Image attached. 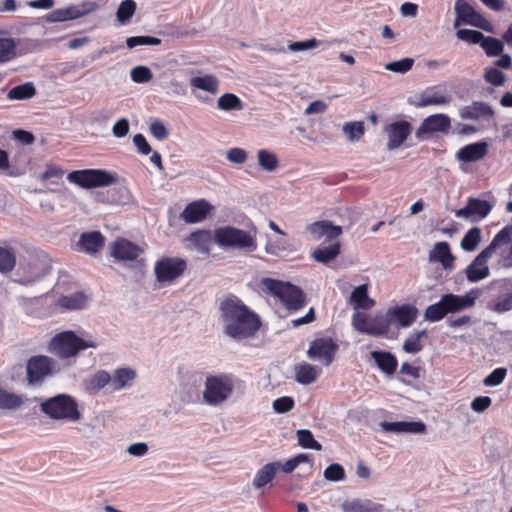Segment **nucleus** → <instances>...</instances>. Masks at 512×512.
I'll list each match as a JSON object with an SVG mask.
<instances>
[{
    "label": "nucleus",
    "mask_w": 512,
    "mask_h": 512,
    "mask_svg": "<svg viewBox=\"0 0 512 512\" xmlns=\"http://www.w3.org/2000/svg\"><path fill=\"white\" fill-rule=\"evenodd\" d=\"M481 240V230L478 227H473L468 230L460 246L465 251H474Z\"/></svg>",
    "instance_id": "de8ad7c7"
},
{
    "label": "nucleus",
    "mask_w": 512,
    "mask_h": 512,
    "mask_svg": "<svg viewBox=\"0 0 512 512\" xmlns=\"http://www.w3.org/2000/svg\"><path fill=\"white\" fill-rule=\"evenodd\" d=\"M493 108L483 101H473L470 105L459 109V116L463 120H485L490 121L494 118Z\"/></svg>",
    "instance_id": "a211bd4d"
},
{
    "label": "nucleus",
    "mask_w": 512,
    "mask_h": 512,
    "mask_svg": "<svg viewBox=\"0 0 512 512\" xmlns=\"http://www.w3.org/2000/svg\"><path fill=\"white\" fill-rule=\"evenodd\" d=\"M350 302L355 309H370L374 306V300L368 296V285L356 287L350 296Z\"/></svg>",
    "instance_id": "2f4dec72"
},
{
    "label": "nucleus",
    "mask_w": 512,
    "mask_h": 512,
    "mask_svg": "<svg viewBox=\"0 0 512 512\" xmlns=\"http://www.w3.org/2000/svg\"><path fill=\"white\" fill-rule=\"evenodd\" d=\"M338 350L339 345L331 337H320L311 342L307 355L310 359L318 360L325 366H329L334 361Z\"/></svg>",
    "instance_id": "4468645a"
},
{
    "label": "nucleus",
    "mask_w": 512,
    "mask_h": 512,
    "mask_svg": "<svg viewBox=\"0 0 512 512\" xmlns=\"http://www.w3.org/2000/svg\"><path fill=\"white\" fill-rule=\"evenodd\" d=\"M41 411L54 420L78 421L81 413L76 400L67 394L48 398L40 404Z\"/></svg>",
    "instance_id": "423d86ee"
},
{
    "label": "nucleus",
    "mask_w": 512,
    "mask_h": 512,
    "mask_svg": "<svg viewBox=\"0 0 512 512\" xmlns=\"http://www.w3.org/2000/svg\"><path fill=\"white\" fill-rule=\"evenodd\" d=\"M129 127V121L126 118H121L113 125V135L122 138L128 134Z\"/></svg>",
    "instance_id": "774afa93"
},
{
    "label": "nucleus",
    "mask_w": 512,
    "mask_h": 512,
    "mask_svg": "<svg viewBox=\"0 0 512 512\" xmlns=\"http://www.w3.org/2000/svg\"><path fill=\"white\" fill-rule=\"evenodd\" d=\"M380 427L385 432L392 433H415L421 434L426 431V425L422 421H399V422H387L383 421L380 423Z\"/></svg>",
    "instance_id": "5701e85b"
},
{
    "label": "nucleus",
    "mask_w": 512,
    "mask_h": 512,
    "mask_svg": "<svg viewBox=\"0 0 512 512\" xmlns=\"http://www.w3.org/2000/svg\"><path fill=\"white\" fill-rule=\"evenodd\" d=\"M105 238L99 231L85 232L80 236L79 245L89 254L99 252L104 246Z\"/></svg>",
    "instance_id": "cd10ccee"
},
{
    "label": "nucleus",
    "mask_w": 512,
    "mask_h": 512,
    "mask_svg": "<svg viewBox=\"0 0 512 512\" xmlns=\"http://www.w3.org/2000/svg\"><path fill=\"white\" fill-rule=\"evenodd\" d=\"M324 477L329 481H341L345 478V470L340 464L333 463L324 470Z\"/></svg>",
    "instance_id": "4d7b16f0"
},
{
    "label": "nucleus",
    "mask_w": 512,
    "mask_h": 512,
    "mask_svg": "<svg viewBox=\"0 0 512 512\" xmlns=\"http://www.w3.org/2000/svg\"><path fill=\"white\" fill-rule=\"evenodd\" d=\"M55 361L45 355L30 357L26 363V379L31 386H41L46 378L54 375L57 370Z\"/></svg>",
    "instance_id": "9b49d317"
},
{
    "label": "nucleus",
    "mask_w": 512,
    "mask_h": 512,
    "mask_svg": "<svg viewBox=\"0 0 512 512\" xmlns=\"http://www.w3.org/2000/svg\"><path fill=\"white\" fill-rule=\"evenodd\" d=\"M204 386L203 401L210 406H218L232 396L235 388V378L229 373L208 375Z\"/></svg>",
    "instance_id": "39448f33"
},
{
    "label": "nucleus",
    "mask_w": 512,
    "mask_h": 512,
    "mask_svg": "<svg viewBox=\"0 0 512 512\" xmlns=\"http://www.w3.org/2000/svg\"><path fill=\"white\" fill-rule=\"evenodd\" d=\"M340 248L341 245L339 242L325 247H317L313 251L312 257L319 263L327 264L340 254Z\"/></svg>",
    "instance_id": "c9c22d12"
},
{
    "label": "nucleus",
    "mask_w": 512,
    "mask_h": 512,
    "mask_svg": "<svg viewBox=\"0 0 512 512\" xmlns=\"http://www.w3.org/2000/svg\"><path fill=\"white\" fill-rule=\"evenodd\" d=\"M388 135L387 147L389 150L399 148L412 132V125L405 120L391 123L386 127Z\"/></svg>",
    "instance_id": "6ab92c4d"
},
{
    "label": "nucleus",
    "mask_w": 512,
    "mask_h": 512,
    "mask_svg": "<svg viewBox=\"0 0 512 512\" xmlns=\"http://www.w3.org/2000/svg\"><path fill=\"white\" fill-rule=\"evenodd\" d=\"M88 302V296L78 291L70 295H61L56 304L58 307L64 310H79L86 307Z\"/></svg>",
    "instance_id": "c756f323"
},
{
    "label": "nucleus",
    "mask_w": 512,
    "mask_h": 512,
    "mask_svg": "<svg viewBox=\"0 0 512 512\" xmlns=\"http://www.w3.org/2000/svg\"><path fill=\"white\" fill-rule=\"evenodd\" d=\"M475 300L476 295L473 291L463 296L452 293L444 294L437 303L426 308L424 313L425 319L430 322L440 321L449 313H456L474 306Z\"/></svg>",
    "instance_id": "20e7f679"
},
{
    "label": "nucleus",
    "mask_w": 512,
    "mask_h": 512,
    "mask_svg": "<svg viewBox=\"0 0 512 512\" xmlns=\"http://www.w3.org/2000/svg\"><path fill=\"white\" fill-rule=\"evenodd\" d=\"M506 374L507 370L505 368H496L484 378L483 384L487 387L497 386L504 381Z\"/></svg>",
    "instance_id": "6e6d98bb"
},
{
    "label": "nucleus",
    "mask_w": 512,
    "mask_h": 512,
    "mask_svg": "<svg viewBox=\"0 0 512 512\" xmlns=\"http://www.w3.org/2000/svg\"><path fill=\"white\" fill-rule=\"evenodd\" d=\"M512 309V292L498 298L492 306V310L497 313H504Z\"/></svg>",
    "instance_id": "e2e57ef3"
},
{
    "label": "nucleus",
    "mask_w": 512,
    "mask_h": 512,
    "mask_svg": "<svg viewBox=\"0 0 512 512\" xmlns=\"http://www.w3.org/2000/svg\"><path fill=\"white\" fill-rule=\"evenodd\" d=\"M488 151V145L486 142H476L468 144L456 153V158L463 162H476L482 159Z\"/></svg>",
    "instance_id": "a878e982"
},
{
    "label": "nucleus",
    "mask_w": 512,
    "mask_h": 512,
    "mask_svg": "<svg viewBox=\"0 0 512 512\" xmlns=\"http://www.w3.org/2000/svg\"><path fill=\"white\" fill-rule=\"evenodd\" d=\"M16 266V255L12 248L0 246V272H11Z\"/></svg>",
    "instance_id": "a18cd8bd"
},
{
    "label": "nucleus",
    "mask_w": 512,
    "mask_h": 512,
    "mask_svg": "<svg viewBox=\"0 0 512 512\" xmlns=\"http://www.w3.org/2000/svg\"><path fill=\"white\" fill-rule=\"evenodd\" d=\"M227 159L236 164H243L247 160V153L242 148H231L227 152Z\"/></svg>",
    "instance_id": "338daca9"
},
{
    "label": "nucleus",
    "mask_w": 512,
    "mask_h": 512,
    "mask_svg": "<svg viewBox=\"0 0 512 512\" xmlns=\"http://www.w3.org/2000/svg\"><path fill=\"white\" fill-rule=\"evenodd\" d=\"M343 131L351 141L359 140L365 132L364 123L361 121L348 122L344 125Z\"/></svg>",
    "instance_id": "603ef678"
},
{
    "label": "nucleus",
    "mask_w": 512,
    "mask_h": 512,
    "mask_svg": "<svg viewBox=\"0 0 512 512\" xmlns=\"http://www.w3.org/2000/svg\"><path fill=\"white\" fill-rule=\"evenodd\" d=\"M17 56V42L13 38H0V64L10 62Z\"/></svg>",
    "instance_id": "ea45409f"
},
{
    "label": "nucleus",
    "mask_w": 512,
    "mask_h": 512,
    "mask_svg": "<svg viewBox=\"0 0 512 512\" xmlns=\"http://www.w3.org/2000/svg\"><path fill=\"white\" fill-rule=\"evenodd\" d=\"M451 126V120L446 114H433L425 118L420 127L416 131V136L419 139L424 138L425 135L442 132L447 133Z\"/></svg>",
    "instance_id": "dca6fc26"
},
{
    "label": "nucleus",
    "mask_w": 512,
    "mask_h": 512,
    "mask_svg": "<svg viewBox=\"0 0 512 512\" xmlns=\"http://www.w3.org/2000/svg\"><path fill=\"white\" fill-rule=\"evenodd\" d=\"M280 470V462L274 461L265 464L263 467H261L254 479H253V486L256 489L263 488L267 484H269L274 477L276 476L277 472Z\"/></svg>",
    "instance_id": "c85d7f7f"
},
{
    "label": "nucleus",
    "mask_w": 512,
    "mask_h": 512,
    "mask_svg": "<svg viewBox=\"0 0 512 512\" xmlns=\"http://www.w3.org/2000/svg\"><path fill=\"white\" fill-rule=\"evenodd\" d=\"M142 253L140 246L125 238H117L111 244V256L118 261H134Z\"/></svg>",
    "instance_id": "f3484780"
},
{
    "label": "nucleus",
    "mask_w": 512,
    "mask_h": 512,
    "mask_svg": "<svg viewBox=\"0 0 512 512\" xmlns=\"http://www.w3.org/2000/svg\"><path fill=\"white\" fill-rule=\"evenodd\" d=\"M427 337V331L421 330L411 334L403 343V350L406 353L416 354L423 349L421 339Z\"/></svg>",
    "instance_id": "79ce46f5"
},
{
    "label": "nucleus",
    "mask_w": 512,
    "mask_h": 512,
    "mask_svg": "<svg viewBox=\"0 0 512 512\" xmlns=\"http://www.w3.org/2000/svg\"><path fill=\"white\" fill-rule=\"evenodd\" d=\"M136 10V3L133 0H124L120 3L117 10V19L121 23H127Z\"/></svg>",
    "instance_id": "3c124183"
},
{
    "label": "nucleus",
    "mask_w": 512,
    "mask_h": 512,
    "mask_svg": "<svg viewBox=\"0 0 512 512\" xmlns=\"http://www.w3.org/2000/svg\"><path fill=\"white\" fill-rule=\"evenodd\" d=\"M370 320L371 318H368L365 314L357 313L353 316V325L357 331L367 334Z\"/></svg>",
    "instance_id": "69168bd1"
},
{
    "label": "nucleus",
    "mask_w": 512,
    "mask_h": 512,
    "mask_svg": "<svg viewBox=\"0 0 512 512\" xmlns=\"http://www.w3.org/2000/svg\"><path fill=\"white\" fill-rule=\"evenodd\" d=\"M492 206L486 200L478 198H468L467 205L455 212L457 217H478V219L485 218L491 211Z\"/></svg>",
    "instance_id": "4be33fe9"
},
{
    "label": "nucleus",
    "mask_w": 512,
    "mask_h": 512,
    "mask_svg": "<svg viewBox=\"0 0 512 512\" xmlns=\"http://www.w3.org/2000/svg\"><path fill=\"white\" fill-rule=\"evenodd\" d=\"M484 78L486 82L494 86H501L505 82V75L495 67L487 68L485 70Z\"/></svg>",
    "instance_id": "052dcab7"
},
{
    "label": "nucleus",
    "mask_w": 512,
    "mask_h": 512,
    "mask_svg": "<svg viewBox=\"0 0 512 512\" xmlns=\"http://www.w3.org/2000/svg\"><path fill=\"white\" fill-rule=\"evenodd\" d=\"M492 404V399L488 396H478L471 402V409L477 413L487 410Z\"/></svg>",
    "instance_id": "0e129e2a"
},
{
    "label": "nucleus",
    "mask_w": 512,
    "mask_h": 512,
    "mask_svg": "<svg viewBox=\"0 0 512 512\" xmlns=\"http://www.w3.org/2000/svg\"><path fill=\"white\" fill-rule=\"evenodd\" d=\"M343 512H381L382 505L372 503L371 501H362L355 499L352 501H346L342 504Z\"/></svg>",
    "instance_id": "f704fd0d"
},
{
    "label": "nucleus",
    "mask_w": 512,
    "mask_h": 512,
    "mask_svg": "<svg viewBox=\"0 0 512 512\" xmlns=\"http://www.w3.org/2000/svg\"><path fill=\"white\" fill-rule=\"evenodd\" d=\"M36 94V89L31 82L13 87L9 90L7 97L11 100L30 99Z\"/></svg>",
    "instance_id": "a19ab883"
},
{
    "label": "nucleus",
    "mask_w": 512,
    "mask_h": 512,
    "mask_svg": "<svg viewBox=\"0 0 512 512\" xmlns=\"http://www.w3.org/2000/svg\"><path fill=\"white\" fill-rule=\"evenodd\" d=\"M22 404L23 399L20 395L0 388V409H17Z\"/></svg>",
    "instance_id": "49530a36"
},
{
    "label": "nucleus",
    "mask_w": 512,
    "mask_h": 512,
    "mask_svg": "<svg viewBox=\"0 0 512 512\" xmlns=\"http://www.w3.org/2000/svg\"><path fill=\"white\" fill-rule=\"evenodd\" d=\"M67 180L84 189L107 187L116 181V177L106 170H75L67 175Z\"/></svg>",
    "instance_id": "9d476101"
},
{
    "label": "nucleus",
    "mask_w": 512,
    "mask_h": 512,
    "mask_svg": "<svg viewBox=\"0 0 512 512\" xmlns=\"http://www.w3.org/2000/svg\"><path fill=\"white\" fill-rule=\"evenodd\" d=\"M294 404L295 403H294L293 398L288 397V396H283V397H280V398H277L276 400H274L273 409L275 410V412L283 414V413H287L290 410H292L294 407Z\"/></svg>",
    "instance_id": "680f3d73"
},
{
    "label": "nucleus",
    "mask_w": 512,
    "mask_h": 512,
    "mask_svg": "<svg viewBox=\"0 0 512 512\" xmlns=\"http://www.w3.org/2000/svg\"><path fill=\"white\" fill-rule=\"evenodd\" d=\"M131 79L135 83H146L152 79V72L146 66H137L131 70Z\"/></svg>",
    "instance_id": "13d9d810"
},
{
    "label": "nucleus",
    "mask_w": 512,
    "mask_h": 512,
    "mask_svg": "<svg viewBox=\"0 0 512 512\" xmlns=\"http://www.w3.org/2000/svg\"><path fill=\"white\" fill-rule=\"evenodd\" d=\"M450 96L441 90L440 86H432L425 89L419 96L418 107H427L431 105H444L449 103Z\"/></svg>",
    "instance_id": "b1692460"
},
{
    "label": "nucleus",
    "mask_w": 512,
    "mask_h": 512,
    "mask_svg": "<svg viewBox=\"0 0 512 512\" xmlns=\"http://www.w3.org/2000/svg\"><path fill=\"white\" fill-rule=\"evenodd\" d=\"M217 106L220 110L230 111V110H242L243 103L241 99L232 93L223 94L217 102Z\"/></svg>",
    "instance_id": "c03bdc74"
},
{
    "label": "nucleus",
    "mask_w": 512,
    "mask_h": 512,
    "mask_svg": "<svg viewBox=\"0 0 512 512\" xmlns=\"http://www.w3.org/2000/svg\"><path fill=\"white\" fill-rule=\"evenodd\" d=\"M91 347H96V344L78 337L73 331L59 333L50 342V350L62 359L73 357L79 351Z\"/></svg>",
    "instance_id": "6e6552de"
},
{
    "label": "nucleus",
    "mask_w": 512,
    "mask_h": 512,
    "mask_svg": "<svg viewBox=\"0 0 512 512\" xmlns=\"http://www.w3.org/2000/svg\"><path fill=\"white\" fill-rule=\"evenodd\" d=\"M392 322L389 318L388 313L376 315L371 318L369 329L367 330V335L371 336H382L387 335Z\"/></svg>",
    "instance_id": "72a5a7b5"
},
{
    "label": "nucleus",
    "mask_w": 512,
    "mask_h": 512,
    "mask_svg": "<svg viewBox=\"0 0 512 512\" xmlns=\"http://www.w3.org/2000/svg\"><path fill=\"white\" fill-rule=\"evenodd\" d=\"M161 39L152 36H133L126 40L127 47L132 49L142 45H159Z\"/></svg>",
    "instance_id": "5fc2aeb1"
},
{
    "label": "nucleus",
    "mask_w": 512,
    "mask_h": 512,
    "mask_svg": "<svg viewBox=\"0 0 512 512\" xmlns=\"http://www.w3.org/2000/svg\"><path fill=\"white\" fill-rule=\"evenodd\" d=\"M262 284L267 293L277 298L290 312L299 311L307 305V296L304 291L291 282L264 278Z\"/></svg>",
    "instance_id": "7ed1b4c3"
},
{
    "label": "nucleus",
    "mask_w": 512,
    "mask_h": 512,
    "mask_svg": "<svg viewBox=\"0 0 512 512\" xmlns=\"http://www.w3.org/2000/svg\"><path fill=\"white\" fill-rule=\"evenodd\" d=\"M456 36L459 40L468 42L470 44H479L483 40L484 34L477 30L471 29H459L456 32Z\"/></svg>",
    "instance_id": "864d4df0"
},
{
    "label": "nucleus",
    "mask_w": 512,
    "mask_h": 512,
    "mask_svg": "<svg viewBox=\"0 0 512 512\" xmlns=\"http://www.w3.org/2000/svg\"><path fill=\"white\" fill-rule=\"evenodd\" d=\"M219 310L224 333L235 340L253 337L261 327L260 316L235 295L221 301Z\"/></svg>",
    "instance_id": "f257e3e1"
},
{
    "label": "nucleus",
    "mask_w": 512,
    "mask_h": 512,
    "mask_svg": "<svg viewBox=\"0 0 512 512\" xmlns=\"http://www.w3.org/2000/svg\"><path fill=\"white\" fill-rule=\"evenodd\" d=\"M257 156L259 165L264 170L274 171L279 165L276 155L265 149L259 150Z\"/></svg>",
    "instance_id": "8fccbe9b"
},
{
    "label": "nucleus",
    "mask_w": 512,
    "mask_h": 512,
    "mask_svg": "<svg viewBox=\"0 0 512 512\" xmlns=\"http://www.w3.org/2000/svg\"><path fill=\"white\" fill-rule=\"evenodd\" d=\"M190 85L192 88L200 89L211 94H217L219 90V81L211 74L191 78Z\"/></svg>",
    "instance_id": "e433bc0d"
},
{
    "label": "nucleus",
    "mask_w": 512,
    "mask_h": 512,
    "mask_svg": "<svg viewBox=\"0 0 512 512\" xmlns=\"http://www.w3.org/2000/svg\"><path fill=\"white\" fill-rule=\"evenodd\" d=\"M98 8L97 2L85 0L78 4L55 9L45 16V20L49 23L75 20L95 12Z\"/></svg>",
    "instance_id": "f8f14e48"
},
{
    "label": "nucleus",
    "mask_w": 512,
    "mask_h": 512,
    "mask_svg": "<svg viewBox=\"0 0 512 512\" xmlns=\"http://www.w3.org/2000/svg\"><path fill=\"white\" fill-rule=\"evenodd\" d=\"M188 268V263L181 257L163 256L154 264V275L160 286L174 284Z\"/></svg>",
    "instance_id": "0eeeda50"
},
{
    "label": "nucleus",
    "mask_w": 512,
    "mask_h": 512,
    "mask_svg": "<svg viewBox=\"0 0 512 512\" xmlns=\"http://www.w3.org/2000/svg\"><path fill=\"white\" fill-rule=\"evenodd\" d=\"M136 378L135 370L131 368H118L112 376V391H119L132 384Z\"/></svg>",
    "instance_id": "473e14b6"
},
{
    "label": "nucleus",
    "mask_w": 512,
    "mask_h": 512,
    "mask_svg": "<svg viewBox=\"0 0 512 512\" xmlns=\"http://www.w3.org/2000/svg\"><path fill=\"white\" fill-rule=\"evenodd\" d=\"M318 375L317 369L309 363H303L295 367V379L300 384L309 385L316 381Z\"/></svg>",
    "instance_id": "58836bf2"
},
{
    "label": "nucleus",
    "mask_w": 512,
    "mask_h": 512,
    "mask_svg": "<svg viewBox=\"0 0 512 512\" xmlns=\"http://www.w3.org/2000/svg\"><path fill=\"white\" fill-rule=\"evenodd\" d=\"M187 241L198 252L209 254L213 242L212 234L209 230H196L187 237Z\"/></svg>",
    "instance_id": "7c9ffc66"
},
{
    "label": "nucleus",
    "mask_w": 512,
    "mask_h": 512,
    "mask_svg": "<svg viewBox=\"0 0 512 512\" xmlns=\"http://www.w3.org/2000/svg\"><path fill=\"white\" fill-rule=\"evenodd\" d=\"M392 324L396 323L399 327H409L416 320L418 310L415 306L403 304L391 307L387 310Z\"/></svg>",
    "instance_id": "412c9836"
},
{
    "label": "nucleus",
    "mask_w": 512,
    "mask_h": 512,
    "mask_svg": "<svg viewBox=\"0 0 512 512\" xmlns=\"http://www.w3.org/2000/svg\"><path fill=\"white\" fill-rule=\"evenodd\" d=\"M371 358L376 366L387 376H392L397 370L398 359L388 351L376 350L371 352Z\"/></svg>",
    "instance_id": "393cba45"
},
{
    "label": "nucleus",
    "mask_w": 512,
    "mask_h": 512,
    "mask_svg": "<svg viewBox=\"0 0 512 512\" xmlns=\"http://www.w3.org/2000/svg\"><path fill=\"white\" fill-rule=\"evenodd\" d=\"M296 435L298 443L301 447L305 449H314L317 451H320L322 449V445L317 440L314 439V436L310 430H298Z\"/></svg>",
    "instance_id": "09e8293b"
},
{
    "label": "nucleus",
    "mask_w": 512,
    "mask_h": 512,
    "mask_svg": "<svg viewBox=\"0 0 512 512\" xmlns=\"http://www.w3.org/2000/svg\"><path fill=\"white\" fill-rule=\"evenodd\" d=\"M213 210V206L205 199H198L186 205L180 218L188 224L202 222Z\"/></svg>",
    "instance_id": "2eb2a0df"
},
{
    "label": "nucleus",
    "mask_w": 512,
    "mask_h": 512,
    "mask_svg": "<svg viewBox=\"0 0 512 512\" xmlns=\"http://www.w3.org/2000/svg\"><path fill=\"white\" fill-rule=\"evenodd\" d=\"M214 241L223 248L256 249L254 237L249 232L233 226L216 228L214 230Z\"/></svg>",
    "instance_id": "1a4fd4ad"
},
{
    "label": "nucleus",
    "mask_w": 512,
    "mask_h": 512,
    "mask_svg": "<svg viewBox=\"0 0 512 512\" xmlns=\"http://www.w3.org/2000/svg\"><path fill=\"white\" fill-rule=\"evenodd\" d=\"M456 18L454 27L457 28L462 24L471 25L485 31L491 32V23L468 2L457 0L454 6Z\"/></svg>",
    "instance_id": "ddd939ff"
},
{
    "label": "nucleus",
    "mask_w": 512,
    "mask_h": 512,
    "mask_svg": "<svg viewBox=\"0 0 512 512\" xmlns=\"http://www.w3.org/2000/svg\"><path fill=\"white\" fill-rule=\"evenodd\" d=\"M306 231L310 234L311 238L316 241L323 237H325L326 240L331 241L342 234V228L340 226H335L326 220L316 221L309 224L306 227Z\"/></svg>",
    "instance_id": "aec40b11"
},
{
    "label": "nucleus",
    "mask_w": 512,
    "mask_h": 512,
    "mask_svg": "<svg viewBox=\"0 0 512 512\" xmlns=\"http://www.w3.org/2000/svg\"><path fill=\"white\" fill-rule=\"evenodd\" d=\"M108 385L112 390V376L105 370L97 371L87 381V389L94 394L98 393L101 389Z\"/></svg>",
    "instance_id": "4c0bfd02"
},
{
    "label": "nucleus",
    "mask_w": 512,
    "mask_h": 512,
    "mask_svg": "<svg viewBox=\"0 0 512 512\" xmlns=\"http://www.w3.org/2000/svg\"><path fill=\"white\" fill-rule=\"evenodd\" d=\"M481 48L485 51L488 57H495L501 55L503 52V42L491 36H484L480 43Z\"/></svg>",
    "instance_id": "37998d69"
},
{
    "label": "nucleus",
    "mask_w": 512,
    "mask_h": 512,
    "mask_svg": "<svg viewBox=\"0 0 512 512\" xmlns=\"http://www.w3.org/2000/svg\"><path fill=\"white\" fill-rule=\"evenodd\" d=\"M511 235L512 227L505 226L494 236L491 243L475 257L465 269L469 282H478L489 276L488 259L491 258L497 248L511 242Z\"/></svg>",
    "instance_id": "f03ea898"
},
{
    "label": "nucleus",
    "mask_w": 512,
    "mask_h": 512,
    "mask_svg": "<svg viewBox=\"0 0 512 512\" xmlns=\"http://www.w3.org/2000/svg\"><path fill=\"white\" fill-rule=\"evenodd\" d=\"M413 64L414 60L412 58H403L399 61L386 64L385 68L396 73H406L412 68Z\"/></svg>",
    "instance_id": "bf43d9fd"
},
{
    "label": "nucleus",
    "mask_w": 512,
    "mask_h": 512,
    "mask_svg": "<svg viewBox=\"0 0 512 512\" xmlns=\"http://www.w3.org/2000/svg\"><path fill=\"white\" fill-rule=\"evenodd\" d=\"M430 259L441 263L445 270H452L455 267V256L450 251L447 242H438L430 253Z\"/></svg>",
    "instance_id": "bb28decb"
}]
</instances>
